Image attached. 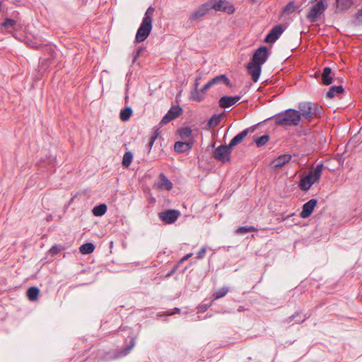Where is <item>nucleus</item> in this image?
<instances>
[{"instance_id": "obj_1", "label": "nucleus", "mask_w": 362, "mask_h": 362, "mask_svg": "<svg viewBox=\"0 0 362 362\" xmlns=\"http://www.w3.org/2000/svg\"><path fill=\"white\" fill-rule=\"evenodd\" d=\"M300 120V112L291 108L275 115V122L280 126H298Z\"/></svg>"}, {"instance_id": "obj_2", "label": "nucleus", "mask_w": 362, "mask_h": 362, "mask_svg": "<svg viewBox=\"0 0 362 362\" xmlns=\"http://www.w3.org/2000/svg\"><path fill=\"white\" fill-rule=\"evenodd\" d=\"M300 118L303 117L308 121L320 116L321 107L311 102H302L298 104Z\"/></svg>"}, {"instance_id": "obj_3", "label": "nucleus", "mask_w": 362, "mask_h": 362, "mask_svg": "<svg viewBox=\"0 0 362 362\" xmlns=\"http://www.w3.org/2000/svg\"><path fill=\"white\" fill-rule=\"evenodd\" d=\"M328 4L325 0H318L309 10L306 17L310 23H315L327 9Z\"/></svg>"}, {"instance_id": "obj_4", "label": "nucleus", "mask_w": 362, "mask_h": 362, "mask_svg": "<svg viewBox=\"0 0 362 362\" xmlns=\"http://www.w3.org/2000/svg\"><path fill=\"white\" fill-rule=\"evenodd\" d=\"M232 148L230 145H221L216 148L213 153L214 158L223 163H226L230 160V154Z\"/></svg>"}, {"instance_id": "obj_5", "label": "nucleus", "mask_w": 362, "mask_h": 362, "mask_svg": "<svg viewBox=\"0 0 362 362\" xmlns=\"http://www.w3.org/2000/svg\"><path fill=\"white\" fill-rule=\"evenodd\" d=\"M152 30V23L150 22L142 21L140 26L139 27L136 37L135 42L139 43L144 41L149 35Z\"/></svg>"}, {"instance_id": "obj_6", "label": "nucleus", "mask_w": 362, "mask_h": 362, "mask_svg": "<svg viewBox=\"0 0 362 362\" xmlns=\"http://www.w3.org/2000/svg\"><path fill=\"white\" fill-rule=\"evenodd\" d=\"M180 216V212L176 209H168L158 213L159 218L166 224L175 223Z\"/></svg>"}, {"instance_id": "obj_7", "label": "nucleus", "mask_w": 362, "mask_h": 362, "mask_svg": "<svg viewBox=\"0 0 362 362\" xmlns=\"http://www.w3.org/2000/svg\"><path fill=\"white\" fill-rule=\"evenodd\" d=\"M211 8L216 11H222L228 14H232L235 12L234 6L226 0H214Z\"/></svg>"}, {"instance_id": "obj_8", "label": "nucleus", "mask_w": 362, "mask_h": 362, "mask_svg": "<svg viewBox=\"0 0 362 362\" xmlns=\"http://www.w3.org/2000/svg\"><path fill=\"white\" fill-rule=\"evenodd\" d=\"M269 57V52L267 47L261 46L253 54L251 62L262 65Z\"/></svg>"}, {"instance_id": "obj_9", "label": "nucleus", "mask_w": 362, "mask_h": 362, "mask_svg": "<svg viewBox=\"0 0 362 362\" xmlns=\"http://www.w3.org/2000/svg\"><path fill=\"white\" fill-rule=\"evenodd\" d=\"M284 29L281 25L279 24L275 25L267 35L265 37V42L267 43L275 42L279 39L280 35L284 33Z\"/></svg>"}, {"instance_id": "obj_10", "label": "nucleus", "mask_w": 362, "mask_h": 362, "mask_svg": "<svg viewBox=\"0 0 362 362\" xmlns=\"http://www.w3.org/2000/svg\"><path fill=\"white\" fill-rule=\"evenodd\" d=\"M248 74L251 76L254 82H257L262 72V65L250 62L247 65Z\"/></svg>"}, {"instance_id": "obj_11", "label": "nucleus", "mask_w": 362, "mask_h": 362, "mask_svg": "<svg viewBox=\"0 0 362 362\" xmlns=\"http://www.w3.org/2000/svg\"><path fill=\"white\" fill-rule=\"evenodd\" d=\"M242 95H238L235 96H223L219 99L218 104L222 108H228L236 103H238L242 98Z\"/></svg>"}, {"instance_id": "obj_12", "label": "nucleus", "mask_w": 362, "mask_h": 362, "mask_svg": "<svg viewBox=\"0 0 362 362\" xmlns=\"http://www.w3.org/2000/svg\"><path fill=\"white\" fill-rule=\"evenodd\" d=\"M317 203V199H311L303 205L300 212V217L303 218H308L313 213Z\"/></svg>"}, {"instance_id": "obj_13", "label": "nucleus", "mask_w": 362, "mask_h": 362, "mask_svg": "<svg viewBox=\"0 0 362 362\" xmlns=\"http://www.w3.org/2000/svg\"><path fill=\"white\" fill-rule=\"evenodd\" d=\"M254 128H247L243 132L234 136L230 141L229 145L232 148L236 145L239 144L247 136L250 132H253Z\"/></svg>"}, {"instance_id": "obj_14", "label": "nucleus", "mask_w": 362, "mask_h": 362, "mask_svg": "<svg viewBox=\"0 0 362 362\" xmlns=\"http://www.w3.org/2000/svg\"><path fill=\"white\" fill-rule=\"evenodd\" d=\"M156 185L160 189L170 190L173 188V183L163 173L160 174Z\"/></svg>"}, {"instance_id": "obj_15", "label": "nucleus", "mask_w": 362, "mask_h": 362, "mask_svg": "<svg viewBox=\"0 0 362 362\" xmlns=\"http://www.w3.org/2000/svg\"><path fill=\"white\" fill-rule=\"evenodd\" d=\"M134 345H135V339L134 338H132L131 339L129 345H128L125 349H124L122 351H115L113 352L114 356H110L109 358L110 359H116V358H119L122 356H127L130 352V351L132 349V348L134 346Z\"/></svg>"}, {"instance_id": "obj_16", "label": "nucleus", "mask_w": 362, "mask_h": 362, "mask_svg": "<svg viewBox=\"0 0 362 362\" xmlns=\"http://www.w3.org/2000/svg\"><path fill=\"white\" fill-rule=\"evenodd\" d=\"M192 146L193 141H176L174 145V149L177 153H182L190 151L192 148Z\"/></svg>"}, {"instance_id": "obj_17", "label": "nucleus", "mask_w": 362, "mask_h": 362, "mask_svg": "<svg viewBox=\"0 0 362 362\" xmlns=\"http://www.w3.org/2000/svg\"><path fill=\"white\" fill-rule=\"evenodd\" d=\"M322 168V163L317 164L316 168L313 170L310 171L306 177H310V181H313V184H315V182H318L320 178Z\"/></svg>"}, {"instance_id": "obj_18", "label": "nucleus", "mask_w": 362, "mask_h": 362, "mask_svg": "<svg viewBox=\"0 0 362 362\" xmlns=\"http://www.w3.org/2000/svg\"><path fill=\"white\" fill-rule=\"evenodd\" d=\"M212 86L218 84H226V86L231 87V83L229 78L225 74H221L211 78L210 81Z\"/></svg>"}, {"instance_id": "obj_19", "label": "nucleus", "mask_w": 362, "mask_h": 362, "mask_svg": "<svg viewBox=\"0 0 362 362\" xmlns=\"http://www.w3.org/2000/svg\"><path fill=\"white\" fill-rule=\"evenodd\" d=\"M310 317V315H305L303 317L301 316V313L296 312L293 315L289 316L287 317L284 322L286 323H291L292 321H295L294 323H302L305 322L308 317Z\"/></svg>"}, {"instance_id": "obj_20", "label": "nucleus", "mask_w": 362, "mask_h": 362, "mask_svg": "<svg viewBox=\"0 0 362 362\" xmlns=\"http://www.w3.org/2000/svg\"><path fill=\"white\" fill-rule=\"evenodd\" d=\"M331 73L332 69L330 67L326 66L323 69L321 74L322 83L323 85L328 86L332 83L333 78L331 76Z\"/></svg>"}, {"instance_id": "obj_21", "label": "nucleus", "mask_w": 362, "mask_h": 362, "mask_svg": "<svg viewBox=\"0 0 362 362\" xmlns=\"http://www.w3.org/2000/svg\"><path fill=\"white\" fill-rule=\"evenodd\" d=\"M208 11H209V8H208L207 5L204 4L192 13V15L189 17V19L192 20V21L197 20V19L204 16L206 14V13L208 12Z\"/></svg>"}, {"instance_id": "obj_22", "label": "nucleus", "mask_w": 362, "mask_h": 362, "mask_svg": "<svg viewBox=\"0 0 362 362\" xmlns=\"http://www.w3.org/2000/svg\"><path fill=\"white\" fill-rule=\"evenodd\" d=\"M344 90L342 86H332L327 92L326 97L328 98H332L335 95H338L342 93Z\"/></svg>"}, {"instance_id": "obj_23", "label": "nucleus", "mask_w": 362, "mask_h": 362, "mask_svg": "<svg viewBox=\"0 0 362 362\" xmlns=\"http://www.w3.org/2000/svg\"><path fill=\"white\" fill-rule=\"evenodd\" d=\"M291 159V156L289 154H283L279 156L274 160V165L276 167H281L284 165L286 163H288Z\"/></svg>"}, {"instance_id": "obj_24", "label": "nucleus", "mask_w": 362, "mask_h": 362, "mask_svg": "<svg viewBox=\"0 0 362 362\" xmlns=\"http://www.w3.org/2000/svg\"><path fill=\"white\" fill-rule=\"evenodd\" d=\"M313 185V181H310V177H303L299 183V187L301 190L307 191Z\"/></svg>"}, {"instance_id": "obj_25", "label": "nucleus", "mask_w": 362, "mask_h": 362, "mask_svg": "<svg viewBox=\"0 0 362 362\" xmlns=\"http://www.w3.org/2000/svg\"><path fill=\"white\" fill-rule=\"evenodd\" d=\"M40 290L37 287L33 286L28 289L27 296L30 301H35L37 299Z\"/></svg>"}, {"instance_id": "obj_26", "label": "nucleus", "mask_w": 362, "mask_h": 362, "mask_svg": "<svg viewBox=\"0 0 362 362\" xmlns=\"http://www.w3.org/2000/svg\"><path fill=\"white\" fill-rule=\"evenodd\" d=\"M95 246L92 243H86L81 245L79 251L83 255L90 254L94 251Z\"/></svg>"}, {"instance_id": "obj_27", "label": "nucleus", "mask_w": 362, "mask_h": 362, "mask_svg": "<svg viewBox=\"0 0 362 362\" xmlns=\"http://www.w3.org/2000/svg\"><path fill=\"white\" fill-rule=\"evenodd\" d=\"M337 8L341 11L348 10L353 4V0H336Z\"/></svg>"}, {"instance_id": "obj_28", "label": "nucleus", "mask_w": 362, "mask_h": 362, "mask_svg": "<svg viewBox=\"0 0 362 362\" xmlns=\"http://www.w3.org/2000/svg\"><path fill=\"white\" fill-rule=\"evenodd\" d=\"M93 214L95 216H101L105 214L107 211V206L105 204H100L98 206H95L93 210Z\"/></svg>"}, {"instance_id": "obj_29", "label": "nucleus", "mask_w": 362, "mask_h": 362, "mask_svg": "<svg viewBox=\"0 0 362 362\" xmlns=\"http://www.w3.org/2000/svg\"><path fill=\"white\" fill-rule=\"evenodd\" d=\"M189 99L193 101L201 102L204 99V95L199 89H193L191 92Z\"/></svg>"}, {"instance_id": "obj_30", "label": "nucleus", "mask_w": 362, "mask_h": 362, "mask_svg": "<svg viewBox=\"0 0 362 362\" xmlns=\"http://www.w3.org/2000/svg\"><path fill=\"white\" fill-rule=\"evenodd\" d=\"M182 113V109L179 105L173 106L168 112V114L175 119Z\"/></svg>"}, {"instance_id": "obj_31", "label": "nucleus", "mask_w": 362, "mask_h": 362, "mask_svg": "<svg viewBox=\"0 0 362 362\" xmlns=\"http://www.w3.org/2000/svg\"><path fill=\"white\" fill-rule=\"evenodd\" d=\"M132 114V109L130 107H126L120 112L119 117L122 121H127L129 119Z\"/></svg>"}, {"instance_id": "obj_32", "label": "nucleus", "mask_w": 362, "mask_h": 362, "mask_svg": "<svg viewBox=\"0 0 362 362\" xmlns=\"http://www.w3.org/2000/svg\"><path fill=\"white\" fill-rule=\"evenodd\" d=\"M229 288L228 287H223L213 294L214 298L213 300H218L221 298L224 297L228 292Z\"/></svg>"}, {"instance_id": "obj_33", "label": "nucleus", "mask_w": 362, "mask_h": 362, "mask_svg": "<svg viewBox=\"0 0 362 362\" xmlns=\"http://www.w3.org/2000/svg\"><path fill=\"white\" fill-rule=\"evenodd\" d=\"M269 139V136L268 134H264L262 136L257 137L254 140V141L257 147H262L267 143Z\"/></svg>"}, {"instance_id": "obj_34", "label": "nucleus", "mask_w": 362, "mask_h": 362, "mask_svg": "<svg viewBox=\"0 0 362 362\" xmlns=\"http://www.w3.org/2000/svg\"><path fill=\"white\" fill-rule=\"evenodd\" d=\"M221 122V116L218 115H214L208 121V126L209 128H214L217 126Z\"/></svg>"}, {"instance_id": "obj_35", "label": "nucleus", "mask_w": 362, "mask_h": 362, "mask_svg": "<svg viewBox=\"0 0 362 362\" xmlns=\"http://www.w3.org/2000/svg\"><path fill=\"white\" fill-rule=\"evenodd\" d=\"M154 11L155 10H154L153 7L149 6L146 10V11L144 14V17L143 18L142 21L150 22L152 23V17H153Z\"/></svg>"}, {"instance_id": "obj_36", "label": "nucleus", "mask_w": 362, "mask_h": 362, "mask_svg": "<svg viewBox=\"0 0 362 362\" xmlns=\"http://www.w3.org/2000/svg\"><path fill=\"white\" fill-rule=\"evenodd\" d=\"M133 156L130 151L126 152L122 158V164L123 165L128 167L131 164L132 161Z\"/></svg>"}, {"instance_id": "obj_37", "label": "nucleus", "mask_w": 362, "mask_h": 362, "mask_svg": "<svg viewBox=\"0 0 362 362\" xmlns=\"http://www.w3.org/2000/svg\"><path fill=\"white\" fill-rule=\"evenodd\" d=\"M179 134L182 139H187L191 136L192 129L188 127L181 128L179 130Z\"/></svg>"}, {"instance_id": "obj_38", "label": "nucleus", "mask_w": 362, "mask_h": 362, "mask_svg": "<svg viewBox=\"0 0 362 362\" xmlns=\"http://www.w3.org/2000/svg\"><path fill=\"white\" fill-rule=\"evenodd\" d=\"M256 230H257V228H255L254 226H245L239 227L236 230V233L238 234H243V233H250L252 231H256Z\"/></svg>"}, {"instance_id": "obj_39", "label": "nucleus", "mask_w": 362, "mask_h": 362, "mask_svg": "<svg viewBox=\"0 0 362 362\" xmlns=\"http://www.w3.org/2000/svg\"><path fill=\"white\" fill-rule=\"evenodd\" d=\"M296 7L293 3V1H290L286 4V6L283 9L284 13H292L295 12Z\"/></svg>"}, {"instance_id": "obj_40", "label": "nucleus", "mask_w": 362, "mask_h": 362, "mask_svg": "<svg viewBox=\"0 0 362 362\" xmlns=\"http://www.w3.org/2000/svg\"><path fill=\"white\" fill-rule=\"evenodd\" d=\"M16 25V21L13 19H10V18L5 19L4 21V22L2 23V26H4V28H6L7 29H9V28L14 29Z\"/></svg>"}, {"instance_id": "obj_41", "label": "nucleus", "mask_w": 362, "mask_h": 362, "mask_svg": "<svg viewBox=\"0 0 362 362\" xmlns=\"http://www.w3.org/2000/svg\"><path fill=\"white\" fill-rule=\"evenodd\" d=\"M145 50V47H139L136 50L133 52L132 54V57H133V59H132V62L133 63H135L136 59L141 55V54L144 52V51Z\"/></svg>"}, {"instance_id": "obj_42", "label": "nucleus", "mask_w": 362, "mask_h": 362, "mask_svg": "<svg viewBox=\"0 0 362 362\" xmlns=\"http://www.w3.org/2000/svg\"><path fill=\"white\" fill-rule=\"evenodd\" d=\"M158 136V131L156 130V131H155V132L153 133V134H152V136H151V138H150V139H149V141H148V144H147V145H148V153L151 151V148H152V146H153V144H154L155 141L157 139Z\"/></svg>"}, {"instance_id": "obj_43", "label": "nucleus", "mask_w": 362, "mask_h": 362, "mask_svg": "<svg viewBox=\"0 0 362 362\" xmlns=\"http://www.w3.org/2000/svg\"><path fill=\"white\" fill-rule=\"evenodd\" d=\"M207 247H202L197 254V259H202L204 257L206 252Z\"/></svg>"}, {"instance_id": "obj_44", "label": "nucleus", "mask_w": 362, "mask_h": 362, "mask_svg": "<svg viewBox=\"0 0 362 362\" xmlns=\"http://www.w3.org/2000/svg\"><path fill=\"white\" fill-rule=\"evenodd\" d=\"M173 120V118L167 113L161 119L160 124L161 125L165 124L168 123L170 121Z\"/></svg>"}, {"instance_id": "obj_45", "label": "nucleus", "mask_w": 362, "mask_h": 362, "mask_svg": "<svg viewBox=\"0 0 362 362\" xmlns=\"http://www.w3.org/2000/svg\"><path fill=\"white\" fill-rule=\"evenodd\" d=\"M212 87V85L211 84L210 81H209L207 83H206L204 87L200 90L202 94L204 95V93L209 88Z\"/></svg>"}, {"instance_id": "obj_46", "label": "nucleus", "mask_w": 362, "mask_h": 362, "mask_svg": "<svg viewBox=\"0 0 362 362\" xmlns=\"http://www.w3.org/2000/svg\"><path fill=\"white\" fill-rule=\"evenodd\" d=\"M356 18L358 22L362 23V8L356 13Z\"/></svg>"}, {"instance_id": "obj_47", "label": "nucleus", "mask_w": 362, "mask_h": 362, "mask_svg": "<svg viewBox=\"0 0 362 362\" xmlns=\"http://www.w3.org/2000/svg\"><path fill=\"white\" fill-rule=\"evenodd\" d=\"M35 47L38 49V48H40V46H35ZM40 47L44 49L46 51H50L51 52H54V50L52 49V47L50 46H48V45H45V46L40 45Z\"/></svg>"}, {"instance_id": "obj_48", "label": "nucleus", "mask_w": 362, "mask_h": 362, "mask_svg": "<svg viewBox=\"0 0 362 362\" xmlns=\"http://www.w3.org/2000/svg\"><path fill=\"white\" fill-rule=\"evenodd\" d=\"M192 256V253H189V254H187L186 256H185V257L181 259V261H182V262H184V261H185V260L188 259H189V257H191Z\"/></svg>"}, {"instance_id": "obj_49", "label": "nucleus", "mask_w": 362, "mask_h": 362, "mask_svg": "<svg viewBox=\"0 0 362 362\" xmlns=\"http://www.w3.org/2000/svg\"><path fill=\"white\" fill-rule=\"evenodd\" d=\"M293 215H294V214H291V215H288V216H286V217L283 218H282V221H287V220H288V219H289V218L292 217Z\"/></svg>"}, {"instance_id": "obj_50", "label": "nucleus", "mask_w": 362, "mask_h": 362, "mask_svg": "<svg viewBox=\"0 0 362 362\" xmlns=\"http://www.w3.org/2000/svg\"><path fill=\"white\" fill-rule=\"evenodd\" d=\"M194 89H198V86H199V81H198V78L196 79L195 82H194Z\"/></svg>"}, {"instance_id": "obj_51", "label": "nucleus", "mask_w": 362, "mask_h": 362, "mask_svg": "<svg viewBox=\"0 0 362 362\" xmlns=\"http://www.w3.org/2000/svg\"><path fill=\"white\" fill-rule=\"evenodd\" d=\"M175 313H180V310L177 308H175Z\"/></svg>"}, {"instance_id": "obj_52", "label": "nucleus", "mask_w": 362, "mask_h": 362, "mask_svg": "<svg viewBox=\"0 0 362 362\" xmlns=\"http://www.w3.org/2000/svg\"><path fill=\"white\" fill-rule=\"evenodd\" d=\"M170 275H171V273H168V274H167V276H170Z\"/></svg>"}]
</instances>
